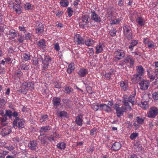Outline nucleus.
<instances>
[{"mask_svg": "<svg viewBox=\"0 0 158 158\" xmlns=\"http://www.w3.org/2000/svg\"><path fill=\"white\" fill-rule=\"evenodd\" d=\"M135 97L134 96H130L128 98H127L126 96H124L123 102L126 106L124 107L123 106H121L120 108L116 110V113L118 117H120L123 115V112L125 110L130 111L131 108L130 106V103L132 105L134 104V102Z\"/></svg>", "mask_w": 158, "mask_h": 158, "instance_id": "nucleus-1", "label": "nucleus"}, {"mask_svg": "<svg viewBox=\"0 0 158 158\" xmlns=\"http://www.w3.org/2000/svg\"><path fill=\"white\" fill-rule=\"evenodd\" d=\"M42 70H45L48 68H51L52 66V60L49 56H46L43 60Z\"/></svg>", "mask_w": 158, "mask_h": 158, "instance_id": "nucleus-2", "label": "nucleus"}, {"mask_svg": "<svg viewBox=\"0 0 158 158\" xmlns=\"http://www.w3.org/2000/svg\"><path fill=\"white\" fill-rule=\"evenodd\" d=\"M158 114V108L156 106H152L150 108L147 113L148 118H154Z\"/></svg>", "mask_w": 158, "mask_h": 158, "instance_id": "nucleus-3", "label": "nucleus"}, {"mask_svg": "<svg viewBox=\"0 0 158 158\" xmlns=\"http://www.w3.org/2000/svg\"><path fill=\"white\" fill-rule=\"evenodd\" d=\"M24 122L23 119H19L18 117H16L13 122V127H15L16 126H17L19 129L23 128L24 127Z\"/></svg>", "mask_w": 158, "mask_h": 158, "instance_id": "nucleus-4", "label": "nucleus"}, {"mask_svg": "<svg viewBox=\"0 0 158 158\" xmlns=\"http://www.w3.org/2000/svg\"><path fill=\"white\" fill-rule=\"evenodd\" d=\"M150 82L148 81L145 80H143L139 83L140 88L142 90L147 89L149 85Z\"/></svg>", "mask_w": 158, "mask_h": 158, "instance_id": "nucleus-5", "label": "nucleus"}, {"mask_svg": "<svg viewBox=\"0 0 158 158\" xmlns=\"http://www.w3.org/2000/svg\"><path fill=\"white\" fill-rule=\"evenodd\" d=\"M114 56L116 59L119 60L124 56V52L123 50H118L114 52Z\"/></svg>", "mask_w": 158, "mask_h": 158, "instance_id": "nucleus-6", "label": "nucleus"}, {"mask_svg": "<svg viewBox=\"0 0 158 158\" xmlns=\"http://www.w3.org/2000/svg\"><path fill=\"white\" fill-rule=\"evenodd\" d=\"M135 59L130 55L126 56L125 57L124 62L126 63H129L130 67H132L134 63Z\"/></svg>", "mask_w": 158, "mask_h": 158, "instance_id": "nucleus-7", "label": "nucleus"}, {"mask_svg": "<svg viewBox=\"0 0 158 158\" xmlns=\"http://www.w3.org/2000/svg\"><path fill=\"white\" fill-rule=\"evenodd\" d=\"M91 19L97 23H99L101 21V19L100 17L94 11L91 12Z\"/></svg>", "mask_w": 158, "mask_h": 158, "instance_id": "nucleus-8", "label": "nucleus"}, {"mask_svg": "<svg viewBox=\"0 0 158 158\" xmlns=\"http://www.w3.org/2000/svg\"><path fill=\"white\" fill-rule=\"evenodd\" d=\"M75 41L77 44H83L84 43L83 39L79 34H76L74 38Z\"/></svg>", "mask_w": 158, "mask_h": 158, "instance_id": "nucleus-9", "label": "nucleus"}, {"mask_svg": "<svg viewBox=\"0 0 158 158\" xmlns=\"http://www.w3.org/2000/svg\"><path fill=\"white\" fill-rule=\"evenodd\" d=\"M37 27L35 28L36 32L37 33H41L44 31V26L42 23L39 22L36 23Z\"/></svg>", "mask_w": 158, "mask_h": 158, "instance_id": "nucleus-10", "label": "nucleus"}, {"mask_svg": "<svg viewBox=\"0 0 158 158\" xmlns=\"http://www.w3.org/2000/svg\"><path fill=\"white\" fill-rule=\"evenodd\" d=\"M11 127H7L3 128L1 131V134L2 136H6L10 134L12 131Z\"/></svg>", "mask_w": 158, "mask_h": 158, "instance_id": "nucleus-11", "label": "nucleus"}, {"mask_svg": "<svg viewBox=\"0 0 158 158\" xmlns=\"http://www.w3.org/2000/svg\"><path fill=\"white\" fill-rule=\"evenodd\" d=\"M104 45L103 43H99L96 46V51L97 54H99L101 53L103 50Z\"/></svg>", "mask_w": 158, "mask_h": 158, "instance_id": "nucleus-12", "label": "nucleus"}, {"mask_svg": "<svg viewBox=\"0 0 158 158\" xmlns=\"http://www.w3.org/2000/svg\"><path fill=\"white\" fill-rule=\"evenodd\" d=\"M37 143L35 141H31L28 144L29 149L32 150H34L37 147Z\"/></svg>", "mask_w": 158, "mask_h": 158, "instance_id": "nucleus-13", "label": "nucleus"}, {"mask_svg": "<svg viewBox=\"0 0 158 158\" xmlns=\"http://www.w3.org/2000/svg\"><path fill=\"white\" fill-rule=\"evenodd\" d=\"M99 106L100 110H103L107 112H110L111 111V108L105 104L100 105Z\"/></svg>", "mask_w": 158, "mask_h": 158, "instance_id": "nucleus-14", "label": "nucleus"}, {"mask_svg": "<svg viewBox=\"0 0 158 158\" xmlns=\"http://www.w3.org/2000/svg\"><path fill=\"white\" fill-rule=\"evenodd\" d=\"M14 10L16 11V13L19 14H20L21 12V7L19 4H14L13 6Z\"/></svg>", "mask_w": 158, "mask_h": 158, "instance_id": "nucleus-15", "label": "nucleus"}, {"mask_svg": "<svg viewBox=\"0 0 158 158\" xmlns=\"http://www.w3.org/2000/svg\"><path fill=\"white\" fill-rule=\"evenodd\" d=\"M27 82H24L22 84L21 86L20 91L21 93L23 94H26L27 91Z\"/></svg>", "mask_w": 158, "mask_h": 158, "instance_id": "nucleus-16", "label": "nucleus"}, {"mask_svg": "<svg viewBox=\"0 0 158 158\" xmlns=\"http://www.w3.org/2000/svg\"><path fill=\"white\" fill-rule=\"evenodd\" d=\"M120 86L124 91L127 90L128 88V83L127 82L121 81L120 82Z\"/></svg>", "mask_w": 158, "mask_h": 158, "instance_id": "nucleus-17", "label": "nucleus"}, {"mask_svg": "<svg viewBox=\"0 0 158 158\" xmlns=\"http://www.w3.org/2000/svg\"><path fill=\"white\" fill-rule=\"evenodd\" d=\"M137 74L141 77L144 73V69L141 66H139L136 67Z\"/></svg>", "mask_w": 158, "mask_h": 158, "instance_id": "nucleus-18", "label": "nucleus"}, {"mask_svg": "<svg viewBox=\"0 0 158 158\" xmlns=\"http://www.w3.org/2000/svg\"><path fill=\"white\" fill-rule=\"evenodd\" d=\"M141 77L137 74L133 75L131 77V80L134 83H137L141 79Z\"/></svg>", "mask_w": 158, "mask_h": 158, "instance_id": "nucleus-19", "label": "nucleus"}, {"mask_svg": "<svg viewBox=\"0 0 158 158\" xmlns=\"http://www.w3.org/2000/svg\"><path fill=\"white\" fill-rule=\"evenodd\" d=\"M121 148V145L118 142H115L113 145L111 149L114 151H117Z\"/></svg>", "mask_w": 158, "mask_h": 158, "instance_id": "nucleus-20", "label": "nucleus"}, {"mask_svg": "<svg viewBox=\"0 0 158 158\" xmlns=\"http://www.w3.org/2000/svg\"><path fill=\"white\" fill-rule=\"evenodd\" d=\"M138 43V41L137 40H132L129 46V48L130 50H133L134 47Z\"/></svg>", "mask_w": 158, "mask_h": 158, "instance_id": "nucleus-21", "label": "nucleus"}, {"mask_svg": "<svg viewBox=\"0 0 158 158\" xmlns=\"http://www.w3.org/2000/svg\"><path fill=\"white\" fill-rule=\"evenodd\" d=\"M88 73L87 70L84 69H81L79 71L78 74L81 77H85Z\"/></svg>", "mask_w": 158, "mask_h": 158, "instance_id": "nucleus-22", "label": "nucleus"}, {"mask_svg": "<svg viewBox=\"0 0 158 158\" xmlns=\"http://www.w3.org/2000/svg\"><path fill=\"white\" fill-rule=\"evenodd\" d=\"M89 17L87 15H83L82 16V18L80 19V21L81 22L85 23V24L87 25L88 24V19Z\"/></svg>", "mask_w": 158, "mask_h": 158, "instance_id": "nucleus-23", "label": "nucleus"}, {"mask_svg": "<svg viewBox=\"0 0 158 158\" xmlns=\"http://www.w3.org/2000/svg\"><path fill=\"white\" fill-rule=\"evenodd\" d=\"M60 98L58 97H54L53 98V103L54 106H57L60 105Z\"/></svg>", "mask_w": 158, "mask_h": 158, "instance_id": "nucleus-24", "label": "nucleus"}, {"mask_svg": "<svg viewBox=\"0 0 158 158\" xmlns=\"http://www.w3.org/2000/svg\"><path fill=\"white\" fill-rule=\"evenodd\" d=\"M7 118L6 116L0 117L1 125L3 126L6 125L7 123Z\"/></svg>", "mask_w": 158, "mask_h": 158, "instance_id": "nucleus-25", "label": "nucleus"}, {"mask_svg": "<svg viewBox=\"0 0 158 158\" xmlns=\"http://www.w3.org/2000/svg\"><path fill=\"white\" fill-rule=\"evenodd\" d=\"M136 21L140 26H143L144 24V20L141 17H138L136 19Z\"/></svg>", "mask_w": 158, "mask_h": 158, "instance_id": "nucleus-26", "label": "nucleus"}, {"mask_svg": "<svg viewBox=\"0 0 158 158\" xmlns=\"http://www.w3.org/2000/svg\"><path fill=\"white\" fill-rule=\"evenodd\" d=\"M81 118V115H79L77 117L75 121L76 123L79 126H81L82 125V120Z\"/></svg>", "mask_w": 158, "mask_h": 158, "instance_id": "nucleus-27", "label": "nucleus"}, {"mask_svg": "<svg viewBox=\"0 0 158 158\" xmlns=\"http://www.w3.org/2000/svg\"><path fill=\"white\" fill-rule=\"evenodd\" d=\"M37 45L39 47L45 48V45L44 40L43 39L40 40L38 42Z\"/></svg>", "mask_w": 158, "mask_h": 158, "instance_id": "nucleus-28", "label": "nucleus"}, {"mask_svg": "<svg viewBox=\"0 0 158 158\" xmlns=\"http://www.w3.org/2000/svg\"><path fill=\"white\" fill-rule=\"evenodd\" d=\"M75 67L73 64H69L68 67L67 72L69 73H71L74 69Z\"/></svg>", "mask_w": 158, "mask_h": 158, "instance_id": "nucleus-29", "label": "nucleus"}, {"mask_svg": "<svg viewBox=\"0 0 158 158\" xmlns=\"http://www.w3.org/2000/svg\"><path fill=\"white\" fill-rule=\"evenodd\" d=\"M94 42V40L90 39H88L85 41V44L87 46H90L93 45Z\"/></svg>", "mask_w": 158, "mask_h": 158, "instance_id": "nucleus-30", "label": "nucleus"}, {"mask_svg": "<svg viewBox=\"0 0 158 158\" xmlns=\"http://www.w3.org/2000/svg\"><path fill=\"white\" fill-rule=\"evenodd\" d=\"M50 129L51 127H50L49 126L43 127L41 128L40 130V131L41 133L45 132H47L48 131L50 130Z\"/></svg>", "mask_w": 158, "mask_h": 158, "instance_id": "nucleus-31", "label": "nucleus"}, {"mask_svg": "<svg viewBox=\"0 0 158 158\" xmlns=\"http://www.w3.org/2000/svg\"><path fill=\"white\" fill-rule=\"evenodd\" d=\"M60 3L61 6L63 7H66L69 4V2L66 0H61Z\"/></svg>", "mask_w": 158, "mask_h": 158, "instance_id": "nucleus-32", "label": "nucleus"}, {"mask_svg": "<svg viewBox=\"0 0 158 158\" xmlns=\"http://www.w3.org/2000/svg\"><path fill=\"white\" fill-rule=\"evenodd\" d=\"M24 9L27 10H30L32 9L33 6L29 3H27L24 5Z\"/></svg>", "mask_w": 158, "mask_h": 158, "instance_id": "nucleus-33", "label": "nucleus"}, {"mask_svg": "<svg viewBox=\"0 0 158 158\" xmlns=\"http://www.w3.org/2000/svg\"><path fill=\"white\" fill-rule=\"evenodd\" d=\"M57 114L58 116L62 117H66L67 115V113L64 111H58L57 112Z\"/></svg>", "mask_w": 158, "mask_h": 158, "instance_id": "nucleus-34", "label": "nucleus"}, {"mask_svg": "<svg viewBox=\"0 0 158 158\" xmlns=\"http://www.w3.org/2000/svg\"><path fill=\"white\" fill-rule=\"evenodd\" d=\"M123 31L124 34H125L131 31L130 27L126 25L123 27Z\"/></svg>", "mask_w": 158, "mask_h": 158, "instance_id": "nucleus-35", "label": "nucleus"}, {"mask_svg": "<svg viewBox=\"0 0 158 158\" xmlns=\"http://www.w3.org/2000/svg\"><path fill=\"white\" fill-rule=\"evenodd\" d=\"M125 37L128 40H130L133 38L134 36H133L132 31H131L124 35Z\"/></svg>", "mask_w": 158, "mask_h": 158, "instance_id": "nucleus-36", "label": "nucleus"}, {"mask_svg": "<svg viewBox=\"0 0 158 158\" xmlns=\"http://www.w3.org/2000/svg\"><path fill=\"white\" fill-rule=\"evenodd\" d=\"M121 20L122 19L121 17L117 19L113 20L111 21L110 24L112 25H114L115 24H118L120 23Z\"/></svg>", "mask_w": 158, "mask_h": 158, "instance_id": "nucleus-37", "label": "nucleus"}, {"mask_svg": "<svg viewBox=\"0 0 158 158\" xmlns=\"http://www.w3.org/2000/svg\"><path fill=\"white\" fill-rule=\"evenodd\" d=\"M100 105L98 103H94L93 104L91 107L95 111L98 110L100 108Z\"/></svg>", "mask_w": 158, "mask_h": 158, "instance_id": "nucleus-38", "label": "nucleus"}, {"mask_svg": "<svg viewBox=\"0 0 158 158\" xmlns=\"http://www.w3.org/2000/svg\"><path fill=\"white\" fill-rule=\"evenodd\" d=\"M65 146L66 144L64 142L59 143L57 145V147L61 150L64 149L65 148Z\"/></svg>", "mask_w": 158, "mask_h": 158, "instance_id": "nucleus-39", "label": "nucleus"}, {"mask_svg": "<svg viewBox=\"0 0 158 158\" xmlns=\"http://www.w3.org/2000/svg\"><path fill=\"white\" fill-rule=\"evenodd\" d=\"M140 106L142 108L146 109L148 107V105L147 102H141L139 104Z\"/></svg>", "mask_w": 158, "mask_h": 158, "instance_id": "nucleus-40", "label": "nucleus"}, {"mask_svg": "<svg viewBox=\"0 0 158 158\" xmlns=\"http://www.w3.org/2000/svg\"><path fill=\"white\" fill-rule=\"evenodd\" d=\"M144 119V118H140L139 117H137L136 118V120L137 122L140 124L143 123Z\"/></svg>", "mask_w": 158, "mask_h": 158, "instance_id": "nucleus-41", "label": "nucleus"}, {"mask_svg": "<svg viewBox=\"0 0 158 158\" xmlns=\"http://www.w3.org/2000/svg\"><path fill=\"white\" fill-rule=\"evenodd\" d=\"M48 119V115H42L40 119V121L41 123L46 121Z\"/></svg>", "mask_w": 158, "mask_h": 158, "instance_id": "nucleus-42", "label": "nucleus"}, {"mask_svg": "<svg viewBox=\"0 0 158 158\" xmlns=\"http://www.w3.org/2000/svg\"><path fill=\"white\" fill-rule=\"evenodd\" d=\"M27 90L30 89L31 90H32L34 88V85L32 83H27Z\"/></svg>", "mask_w": 158, "mask_h": 158, "instance_id": "nucleus-43", "label": "nucleus"}, {"mask_svg": "<svg viewBox=\"0 0 158 158\" xmlns=\"http://www.w3.org/2000/svg\"><path fill=\"white\" fill-rule=\"evenodd\" d=\"M87 52L89 53V56H92L94 54V49L93 48H88L86 50Z\"/></svg>", "mask_w": 158, "mask_h": 158, "instance_id": "nucleus-44", "label": "nucleus"}, {"mask_svg": "<svg viewBox=\"0 0 158 158\" xmlns=\"http://www.w3.org/2000/svg\"><path fill=\"white\" fill-rule=\"evenodd\" d=\"M138 136V133H133L131 134L130 136V138L131 140L135 139V138Z\"/></svg>", "mask_w": 158, "mask_h": 158, "instance_id": "nucleus-45", "label": "nucleus"}, {"mask_svg": "<svg viewBox=\"0 0 158 158\" xmlns=\"http://www.w3.org/2000/svg\"><path fill=\"white\" fill-rule=\"evenodd\" d=\"M24 60L25 61H27L30 59V55L26 54H24L23 55Z\"/></svg>", "mask_w": 158, "mask_h": 158, "instance_id": "nucleus-46", "label": "nucleus"}, {"mask_svg": "<svg viewBox=\"0 0 158 158\" xmlns=\"http://www.w3.org/2000/svg\"><path fill=\"white\" fill-rule=\"evenodd\" d=\"M153 98L155 100H158V92H156L152 94Z\"/></svg>", "mask_w": 158, "mask_h": 158, "instance_id": "nucleus-47", "label": "nucleus"}, {"mask_svg": "<svg viewBox=\"0 0 158 158\" xmlns=\"http://www.w3.org/2000/svg\"><path fill=\"white\" fill-rule=\"evenodd\" d=\"M10 35H12L13 37L12 39H14V37L16 35V32L14 30H10L9 31Z\"/></svg>", "mask_w": 158, "mask_h": 158, "instance_id": "nucleus-48", "label": "nucleus"}, {"mask_svg": "<svg viewBox=\"0 0 158 158\" xmlns=\"http://www.w3.org/2000/svg\"><path fill=\"white\" fill-rule=\"evenodd\" d=\"M67 12L68 16L69 17H71L72 15L73 11L72 8L69 7H68L67 9Z\"/></svg>", "mask_w": 158, "mask_h": 158, "instance_id": "nucleus-49", "label": "nucleus"}, {"mask_svg": "<svg viewBox=\"0 0 158 158\" xmlns=\"http://www.w3.org/2000/svg\"><path fill=\"white\" fill-rule=\"evenodd\" d=\"M39 139L41 141L42 143H45V139L44 136L40 135L39 136Z\"/></svg>", "mask_w": 158, "mask_h": 158, "instance_id": "nucleus-50", "label": "nucleus"}, {"mask_svg": "<svg viewBox=\"0 0 158 158\" xmlns=\"http://www.w3.org/2000/svg\"><path fill=\"white\" fill-rule=\"evenodd\" d=\"M116 31L115 29H113L110 30V35L112 36H114L116 34Z\"/></svg>", "mask_w": 158, "mask_h": 158, "instance_id": "nucleus-51", "label": "nucleus"}, {"mask_svg": "<svg viewBox=\"0 0 158 158\" xmlns=\"http://www.w3.org/2000/svg\"><path fill=\"white\" fill-rule=\"evenodd\" d=\"M148 44L149 48H154L155 47L154 43L152 42H148Z\"/></svg>", "mask_w": 158, "mask_h": 158, "instance_id": "nucleus-52", "label": "nucleus"}, {"mask_svg": "<svg viewBox=\"0 0 158 158\" xmlns=\"http://www.w3.org/2000/svg\"><path fill=\"white\" fill-rule=\"evenodd\" d=\"M12 115V112L10 110H6V115L5 116H7L10 118Z\"/></svg>", "mask_w": 158, "mask_h": 158, "instance_id": "nucleus-53", "label": "nucleus"}, {"mask_svg": "<svg viewBox=\"0 0 158 158\" xmlns=\"http://www.w3.org/2000/svg\"><path fill=\"white\" fill-rule=\"evenodd\" d=\"M21 69L22 70H27L28 69V67L25 64H23L21 66Z\"/></svg>", "mask_w": 158, "mask_h": 158, "instance_id": "nucleus-54", "label": "nucleus"}, {"mask_svg": "<svg viewBox=\"0 0 158 158\" xmlns=\"http://www.w3.org/2000/svg\"><path fill=\"white\" fill-rule=\"evenodd\" d=\"M54 48L56 51H59L60 49V47L58 43H57L54 44Z\"/></svg>", "mask_w": 158, "mask_h": 158, "instance_id": "nucleus-55", "label": "nucleus"}, {"mask_svg": "<svg viewBox=\"0 0 158 158\" xmlns=\"http://www.w3.org/2000/svg\"><path fill=\"white\" fill-rule=\"evenodd\" d=\"M111 76V73H106L105 74V77L107 79H110Z\"/></svg>", "mask_w": 158, "mask_h": 158, "instance_id": "nucleus-56", "label": "nucleus"}, {"mask_svg": "<svg viewBox=\"0 0 158 158\" xmlns=\"http://www.w3.org/2000/svg\"><path fill=\"white\" fill-rule=\"evenodd\" d=\"M79 25L81 28H84L85 27V26L87 25L85 24V23H84L81 22L80 21L79 23Z\"/></svg>", "mask_w": 158, "mask_h": 158, "instance_id": "nucleus-57", "label": "nucleus"}, {"mask_svg": "<svg viewBox=\"0 0 158 158\" xmlns=\"http://www.w3.org/2000/svg\"><path fill=\"white\" fill-rule=\"evenodd\" d=\"M31 38V35L30 33H27L25 35V39H29L30 40Z\"/></svg>", "mask_w": 158, "mask_h": 158, "instance_id": "nucleus-58", "label": "nucleus"}, {"mask_svg": "<svg viewBox=\"0 0 158 158\" xmlns=\"http://www.w3.org/2000/svg\"><path fill=\"white\" fill-rule=\"evenodd\" d=\"M19 29L20 31H23L24 33H25L26 31V28L24 27L19 26Z\"/></svg>", "mask_w": 158, "mask_h": 158, "instance_id": "nucleus-59", "label": "nucleus"}, {"mask_svg": "<svg viewBox=\"0 0 158 158\" xmlns=\"http://www.w3.org/2000/svg\"><path fill=\"white\" fill-rule=\"evenodd\" d=\"M64 90L67 93H69L71 91V89L68 87H65Z\"/></svg>", "mask_w": 158, "mask_h": 158, "instance_id": "nucleus-60", "label": "nucleus"}, {"mask_svg": "<svg viewBox=\"0 0 158 158\" xmlns=\"http://www.w3.org/2000/svg\"><path fill=\"white\" fill-rule=\"evenodd\" d=\"M24 40L23 37L22 35L19 36V38L18 39V41L20 43H22Z\"/></svg>", "mask_w": 158, "mask_h": 158, "instance_id": "nucleus-61", "label": "nucleus"}, {"mask_svg": "<svg viewBox=\"0 0 158 158\" xmlns=\"http://www.w3.org/2000/svg\"><path fill=\"white\" fill-rule=\"evenodd\" d=\"M55 86L56 88L59 89L61 87L60 84L57 82H56L55 83Z\"/></svg>", "mask_w": 158, "mask_h": 158, "instance_id": "nucleus-62", "label": "nucleus"}, {"mask_svg": "<svg viewBox=\"0 0 158 158\" xmlns=\"http://www.w3.org/2000/svg\"><path fill=\"white\" fill-rule=\"evenodd\" d=\"M120 108L119 105L118 104H115L114 106V108L116 111Z\"/></svg>", "mask_w": 158, "mask_h": 158, "instance_id": "nucleus-63", "label": "nucleus"}, {"mask_svg": "<svg viewBox=\"0 0 158 158\" xmlns=\"http://www.w3.org/2000/svg\"><path fill=\"white\" fill-rule=\"evenodd\" d=\"M148 77L149 78L152 80L153 81L156 78V77H155V76H154L152 75H148Z\"/></svg>", "mask_w": 158, "mask_h": 158, "instance_id": "nucleus-64", "label": "nucleus"}]
</instances>
